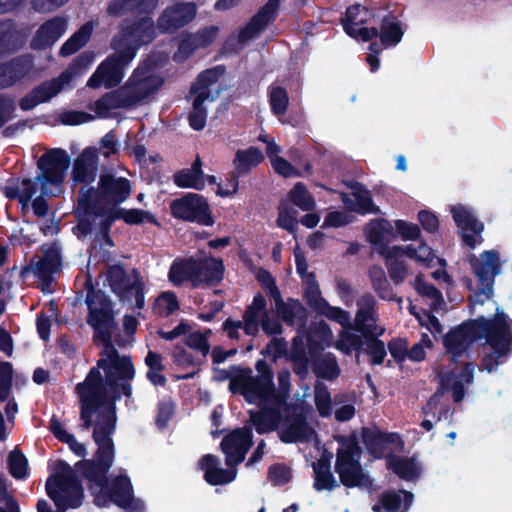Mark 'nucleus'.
Wrapping results in <instances>:
<instances>
[{"label":"nucleus","mask_w":512,"mask_h":512,"mask_svg":"<svg viewBox=\"0 0 512 512\" xmlns=\"http://www.w3.org/2000/svg\"><path fill=\"white\" fill-rule=\"evenodd\" d=\"M105 379L98 368H91L83 382L76 384L75 392L79 398L80 420L83 430L92 426L116 431V403L124 396L132 398V380L135 367L129 366L127 372L107 370Z\"/></svg>","instance_id":"nucleus-1"},{"label":"nucleus","mask_w":512,"mask_h":512,"mask_svg":"<svg viewBox=\"0 0 512 512\" xmlns=\"http://www.w3.org/2000/svg\"><path fill=\"white\" fill-rule=\"evenodd\" d=\"M105 379L98 368H91L83 382L76 384L75 392L79 398L80 420L83 430L92 426L116 431V403L124 396L132 398V380L135 367L129 366L127 372L107 370Z\"/></svg>","instance_id":"nucleus-2"},{"label":"nucleus","mask_w":512,"mask_h":512,"mask_svg":"<svg viewBox=\"0 0 512 512\" xmlns=\"http://www.w3.org/2000/svg\"><path fill=\"white\" fill-rule=\"evenodd\" d=\"M86 289L85 303L88 313L86 322L93 329V340L100 341L103 345L101 358L97 361L99 370H118L127 372L133 362L129 356H121L112 341L113 330L117 328L114 303L101 289H96L90 275L84 282Z\"/></svg>","instance_id":"nucleus-3"},{"label":"nucleus","mask_w":512,"mask_h":512,"mask_svg":"<svg viewBox=\"0 0 512 512\" xmlns=\"http://www.w3.org/2000/svg\"><path fill=\"white\" fill-rule=\"evenodd\" d=\"M132 193L131 182L125 177L104 173L99 177L97 187H82L79 190V211L98 217L105 210L116 209Z\"/></svg>","instance_id":"nucleus-4"},{"label":"nucleus","mask_w":512,"mask_h":512,"mask_svg":"<svg viewBox=\"0 0 512 512\" xmlns=\"http://www.w3.org/2000/svg\"><path fill=\"white\" fill-rule=\"evenodd\" d=\"M93 427L92 438L97 445L93 459H82L76 463V468L89 483L99 488H106L108 472L115 458V446L112 435L115 433L100 427Z\"/></svg>","instance_id":"nucleus-5"},{"label":"nucleus","mask_w":512,"mask_h":512,"mask_svg":"<svg viewBox=\"0 0 512 512\" xmlns=\"http://www.w3.org/2000/svg\"><path fill=\"white\" fill-rule=\"evenodd\" d=\"M335 440L339 447L336 451L334 470L339 476L340 483L346 488L371 485V480L360 462L362 451L357 435H336Z\"/></svg>","instance_id":"nucleus-6"},{"label":"nucleus","mask_w":512,"mask_h":512,"mask_svg":"<svg viewBox=\"0 0 512 512\" xmlns=\"http://www.w3.org/2000/svg\"><path fill=\"white\" fill-rule=\"evenodd\" d=\"M56 474L46 481V493L54 502L57 511L79 508L84 499V490L74 470L64 460H58L55 466Z\"/></svg>","instance_id":"nucleus-7"},{"label":"nucleus","mask_w":512,"mask_h":512,"mask_svg":"<svg viewBox=\"0 0 512 512\" xmlns=\"http://www.w3.org/2000/svg\"><path fill=\"white\" fill-rule=\"evenodd\" d=\"M488 326L483 339L492 348V352L483 355L479 369L491 373L503 364L512 352V319L497 308Z\"/></svg>","instance_id":"nucleus-8"},{"label":"nucleus","mask_w":512,"mask_h":512,"mask_svg":"<svg viewBox=\"0 0 512 512\" xmlns=\"http://www.w3.org/2000/svg\"><path fill=\"white\" fill-rule=\"evenodd\" d=\"M469 262L478 280L479 287L469 295L468 300L472 305H483L494 295L495 277L501 270L499 253L495 250H486L479 257L472 255Z\"/></svg>","instance_id":"nucleus-9"},{"label":"nucleus","mask_w":512,"mask_h":512,"mask_svg":"<svg viewBox=\"0 0 512 512\" xmlns=\"http://www.w3.org/2000/svg\"><path fill=\"white\" fill-rule=\"evenodd\" d=\"M489 323L490 318L479 316L462 322L444 335L443 345L452 361L457 362L474 342L483 339Z\"/></svg>","instance_id":"nucleus-10"},{"label":"nucleus","mask_w":512,"mask_h":512,"mask_svg":"<svg viewBox=\"0 0 512 512\" xmlns=\"http://www.w3.org/2000/svg\"><path fill=\"white\" fill-rule=\"evenodd\" d=\"M157 24L146 15L123 25L119 32L112 38V49L125 50L127 54L135 58L137 51L151 44L157 37Z\"/></svg>","instance_id":"nucleus-11"},{"label":"nucleus","mask_w":512,"mask_h":512,"mask_svg":"<svg viewBox=\"0 0 512 512\" xmlns=\"http://www.w3.org/2000/svg\"><path fill=\"white\" fill-rule=\"evenodd\" d=\"M132 273L133 279L122 264H113L107 268L106 280L111 291L121 303L131 304L134 296L135 307L143 309L145 306V283L136 269H133Z\"/></svg>","instance_id":"nucleus-12"},{"label":"nucleus","mask_w":512,"mask_h":512,"mask_svg":"<svg viewBox=\"0 0 512 512\" xmlns=\"http://www.w3.org/2000/svg\"><path fill=\"white\" fill-rule=\"evenodd\" d=\"M173 218L202 226H213L215 219L206 197L188 192L170 202Z\"/></svg>","instance_id":"nucleus-13"},{"label":"nucleus","mask_w":512,"mask_h":512,"mask_svg":"<svg viewBox=\"0 0 512 512\" xmlns=\"http://www.w3.org/2000/svg\"><path fill=\"white\" fill-rule=\"evenodd\" d=\"M95 56L91 51L80 53L61 74L52 80L44 81L32 89L38 102L45 103L62 91L75 77L84 74L93 63Z\"/></svg>","instance_id":"nucleus-14"},{"label":"nucleus","mask_w":512,"mask_h":512,"mask_svg":"<svg viewBox=\"0 0 512 512\" xmlns=\"http://www.w3.org/2000/svg\"><path fill=\"white\" fill-rule=\"evenodd\" d=\"M115 53L108 56L97 67L95 72L87 81V86L92 89L100 88L104 85L106 88H114L118 86L123 77L124 69L134 59L125 50L114 49Z\"/></svg>","instance_id":"nucleus-15"},{"label":"nucleus","mask_w":512,"mask_h":512,"mask_svg":"<svg viewBox=\"0 0 512 512\" xmlns=\"http://www.w3.org/2000/svg\"><path fill=\"white\" fill-rule=\"evenodd\" d=\"M70 163L71 159L66 150L50 149L43 153L37 161V167L41 173L36 180L41 183L42 188L46 184L59 185L64 181Z\"/></svg>","instance_id":"nucleus-16"},{"label":"nucleus","mask_w":512,"mask_h":512,"mask_svg":"<svg viewBox=\"0 0 512 512\" xmlns=\"http://www.w3.org/2000/svg\"><path fill=\"white\" fill-rule=\"evenodd\" d=\"M279 438L283 443L292 444L309 440L315 430L308 424L303 409L296 404H287L284 409Z\"/></svg>","instance_id":"nucleus-17"},{"label":"nucleus","mask_w":512,"mask_h":512,"mask_svg":"<svg viewBox=\"0 0 512 512\" xmlns=\"http://www.w3.org/2000/svg\"><path fill=\"white\" fill-rule=\"evenodd\" d=\"M163 85V79L152 73V65L146 62L139 65L124 86L134 106L141 103Z\"/></svg>","instance_id":"nucleus-18"},{"label":"nucleus","mask_w":512,"mask_h":512,"mask_svg":"<svg viewBox=\"0 0 512 512\" xmlns=\"http://www.w3.org/2000/svg\"><path fill=\"white\" fill-rule=\"evenodd\" d=\"M197 13L193 2H176L167 6L157 18V28L161 34H174L191 23Z\"/></svg>","instance_id":"nucleus-19"},{"label":"nucleus","mask_w":512,"mask_h":512,"mask_svg":"<svg viewBox=\"0 0 512 512\" xmlns=\"http://www.w3.org/2000/svg\"><path fill=\"white\" fill-rule=\"evenodd\" d=\"M280 0H268L238 32L237 40L243 44L257 37L278 17Z\"/></svg>","instance_id":"nucleus-20"},{"label":"nucleus","mask_w":512,"mask_h":512,"mask_svg":"<svg viewBox=\"0 0 512 512\" xmlns=\"http://www.w3.org/2000/svg\"><path fill=\"white\" fill-rule=\"evenodd\" d=\"M308 349L311 355L310 367L314 375L318 379L335 381L341 374L336 356L331 352L321 353L322 346L311 337H308Z\"/></svg>","instance_id":"nucleus-21"},{"label":"nucleus","mask_w":512,"mask_h":512,"mask_svg":"<svg viewBox=\"0 0 512 512\" xmlns=\"http://www.w3.org/2000/svg\"><path fill=\"white\" fill-rule=\"evenodd\" d=\"M451 214L455 224L461 230V238L464 245L474 249L478 242L481 243L483 241L481 233L484 231V223L479 221L463 205L453 206Z\"/></svg>","instance_id":"nucleus-22"},{"label":"nucleus","mask_w":512,"mask_h":512,"mask_svg":"<svg viewBox=\"0 0 512 512\" xmlns=\"http://www.w3.org/2000/svg\"><path fill=\"white\" fill-rule=\"evenodd\" d=\"M230 369L234 372L247 373L248 382L245 388L247 389L248 398L251 399V403L259 400L260 404L263 406L274 405V396H276L274 378L258 375L252 376L250 368L242 369L236 365H232Z\"/></svg>","instance_id":"nucleus-23"},{"label":"nucleus","mask_w":512,"mask_h":512,"mask_svg":"<svg viewBox=\"0 0 512 512\" xmlns=\"http://www.w3.org/2000/svg\"><path fill=\"white\" fill-rule=\"evenodd\" d=\"M361 437L367 452L375 459L383 458L390 446L403 445V441L398 433L383 432L377 427H363Z\"/></svg>","instance_id":"nucleus-24"},{"label":"nucleus","mask_w":512,"mask_h":512,"mask_svg":"<svg viewBox=\"0 0 512 512\" xmlns=\"http://www.w3.org/2000/svg\"><path fill=\"white\" fill-rule=\"evenodd\" d=\"M62 259L57 250L51 249L44 253L42 258L32 260L30 266L22 269V275L32 270L39 279L43 292H52L53 274L59 270Z\"/></svg>","instance_id":"nucleus-25"},{"label":"nucleus","mask_w":512,"mask_h":512,"mask_svg":"<svg viewBox=\"0 0 512 512\" xmlns=\"http://www.w3.org/2000/svg\"><path fill=\"white\" fill-rule=\"evenodd\" d=\"M99 165V151L97 147L89 146L74 159L71 179L75 183L89 185L97 177Z\"/></svg>","instance_id":"nucleus-26"},{"label":"nucleus","mask_w":512,"mask_h":512,"mask_svg":"<svg viewBox=\"0 0 512 512\" xmlns=\"http://www.w3.org/2000/svg\"><path fill=\"white\" fill-rule=\"evenodd\" d=\"M33 66V57L29 54L20 55L0 63V89L15 85L30 74Z\"/></svg>","instance_id":"nucleus-27"},{"label":"nucleus","mask_w":512,"mask_h":512,"mask_svg":"<svg viewBox=\"0 0 512 512\" xmlns=\"http://www.w3.org/2000/svg\"><path fill=\"white\" fill-rule=\"evenodd\" d=\"M199 272L197 273V281L194 288L198 287H215L224 279L225 266L221 258L213 256H205L198 258Z\"/></svg>","instance_id":"nucleus-28"},{"label":"nucleus","mask_w":512,"mask_h":512,"mask_svg":"<svg viewBox=\"0 0 512 512\" xmlns=\"http://www.w3.org/2000/svg\"><path fill=\"white\" fill-rule=\"evenodd\" d=\"M414 500L412 492L400 489L383 491L378 502L373 505V512H408Z\"/></svg>","instance_id":"nucleus-29"},{"label":"nucleus","mask_w":512,"mask_h":512,"mask_svg":"<svg viewBox=\"0 0 512 512\" xmlns=\"http://www.w3.org/2000/svg\"><path fill=\"white\" fill-rule=\"evenodd\" d=\"M199 466L204 471V480L211 486L228 484L237 476L236 468H220L219 460L213 454L204 455L199 461Z\"/></svg>","instance_id":"nucleus-30"},{"label":"nucleus","mask_w":512,"mask_h":512,"mask_svg":"<svg viewBox=\"0 0 512 512\" xmlns=\"http://www.w3.org/2000/svg\"><path fill=\"white\" fill-rule=\"evenodd\" d=\"M158 0H112L107 6L110 17H121L130 12L150 15L156 8Z\"/></svg>","instance_id":"nucleus-31"},{"label":"nucleus","mask_w":512,"mask_h":512,"mask_svg":"<svg viewBox=\"0 0 512 512\" xmlns=\"http://www.w3.org/2000/svg\"><path fill=\"white\" fill-rule=\"evenodd\" d=\"M131 107H134V104L128 94V89L124 85L105 93L95 102V112L103 117H106L112 109Z\"/></svg>","instance_id":"nucleus-32"},{"label":"nucleus","mask_w":512,"mask_h":512,"mask_svg":"<svg viewBox=\"0 0 512 512\" xmlns=\"http://www.w3.org/2000/svg\"><path fill=\"white\" fill-rule=\"evenodd\" d=\"M199 264L197 259L189 257L173 261L168 272L169 281L175 286H181L184 282L190 281L194 288L197 281Z\"/></svg>","instance_id":"nucleus-33"},{"label":"nucleus","mask_w":512,"mask_h":512,"mask_svg":"<svg viewBox=\"0 0 512 512\" xmlns=\"http://www.w3.org/2000/svg\"><path fill=\"white\" fill-rule=\"evenodd\" d=\"M23 45V37L12 19L0 21V59L12 54Z\"/></svg>","instance_id":"nucleus-34"},{"label":"nucleus","mask_w":512,"mask_h":512,"mask_svg":"<svg viewBox=\"0 0 512 512\" xmlns=\"http://www.w3.org/2000/svg\"><path fill=\"white\" fill-rule=\"evenodd\" d=\"M19 183V178L9 180L3 189V194L9 200H18L24 209L36 194L37 184L30 178H24L21 181V186L23 187L21 189Z\"/></svg>","instance_id":"nucleus-35"},{"label":"nucleus","mask_w":512,"mask_h":512,"mask_svg":"<svg viewBox=\"0 0 512 512\" xmlns=\"http://www.w3.org/2000/svg\"><path fill=\"white\" fill-rule=\"evenodd\" d=\"M331 455H322L321 458L312 464L314 473L313 488L318 491H332L339 487L334 475L332 474L331 467Z\"/></svg>","instance_id":"nucleus-36"},{"label":"nucleus","mask_w":512,"mask_h":512,"mask_svg":"<svg viewBox=\"0 0 512 512\" xmlns=\"http://www.w3.org/2000/svg\"><path fill=\"white\" fill-rule=\"evenodd\" d=\"M67 20L63 17H53L44 22L36 32L34 40L42 47L53 45L66 31Z\"/></svg>","instance_id":"nucleus-37"},{"label":"nucleus","mask_w":512,"mask_h":512,"mask_svg":"<svg viewBox=\"0 0 512 512\" xmlns=\"http://www.w3.org/2000/svg\"><path fill=\"white\" fill-rule=\"evenodd\" d=\"M359 309L356 313L354 329L362 336L369 333L372 323H376L375 305L376 301L372 294L366 293L359 300Z\"/></svg>","instance_id":"nucleus-38"},{"label":"nucleus","mask_w":512,"mask_h":512,"mask_svg":"<svg viewBox=\"0 0 512 512\" xmlns=\"http://www.w3.org/2000/svg\"><path fill=\"white\" fill-rule=\"evenodd\" d=\"M288 360L292 363L294 373L305 378L309 373L311 358L308 357L304 339L300 335L292 338L291 350H288Z\"/></svg>","instance_id":"nucleus-39"},{"label":"nucleus","mask_w":512,"mask_h":512,"mask_svg":"<svg viewBox=\"0 0 512 512\" xmlns=\"http://www.w3.org/2000/svg\"><path fill=\"white\" fill-rule=\"evenodd\" d=\"M280 406L266 405L259 412L251 414V421L258 434H265L277 428L282 420Z\"/></svg>","instance_id":"nucleus-40"},{"label":"nucleus","mask_w":512,"mask_h":512,"mask_svg":"<svg viewBox=\"0 0 512 512\" xmlns=\"http://www.w3.org/2000/svg\"><path fill=\"white\" fill-rule=\"evenodd\" d=\"M404 30L399 19L392 13L385 15L380 22V42L384 48L395 47L403 38Z\"/></svg>","instance_id":"nucleus-41"},{"label":"nucleus","mask_w":512,"mask_h":512,"mask_svg":"<svg viewBox=\"0 0 512 512\" xmlns=\"http://www.w3.org/2000/svg\"><path fill=\"white\" fill-rule=\"evenodd\" d=\"M368 276L376 295L385 301L401 302L393 291V288L387 280L384 269L381 266L373 265L368 270Z\"/></svg>","instance_id":"nucleus-42"},{"label":"nucleus","mask_w":512,"mask_h":512,"mask_svg":"<svg viewBox=\"0 0 512 512\" xmlns=\"http://www.w3.org/2000/svg\"><path fill=\"white\" fill-rule=\"evenodd\" d=\"M108 497L110 502L116 506L125 505L129 497L134 494V489L128 475L120 474L113 478L111 482L108 481Z\"/></svg>","instance_id":"nucleus-43"},{"label":"nucleus","mask_w":512,"mask_h":512,"mask_svg":"<svg viewBox=\"0 0 512 512\" xmlns=\"http://www.w3.org/2000/svg\"><path fill=\"white\" fill-rule=\"evenodd\" d=\"M253 446V433L250 427L236 428L225 435L220 443L221 448L249 451Z\"/></svg>","instance_id":"nucleus-44"},{"label":"nucleus","mask_w":512,"mask_h":512,"mask_svg":"<svg viewBox=\"0 0 512 512\" xmlns=\"http://www.w3.org/2000/svg\"><path fill=\"white\" fill-rule=\"evenodd\" d=\"M276 311L278 316L289 326H294L296 323L304 326L307 322V309L298 299L288 298L287 302Z\"/></svg>","instance_id":"nucleus-45"},{"label":"nucleus","mask_w":512,"mask_h":512,"mask_svg":"<svg viewBox=\"0 0 512 512\" xmlns=\"http://www.w3.org/2000/svg\"><path fill=\"white\" fill-rule=\"evenodd\" d=\"M388 468L399 478L411 481L420 476L421 469L417 466L414 458L400 457L390 455L388 458Z\"/></svg>","instance_id":"nucleus-46"},{"label":"nucleus","mask_w":512,"mask_h":512,"mask_svg":"<svg viewBox=\"0 0 512 512\" xmlns=\"http://www.w3.org/2000/svg\"><path fill=\"white\" fill-rule=\"evenodd\" d=\"M50 432L60 442L69 446L70 450L78 457L84 458L87 450L84 444L78 442L73 434L66 431L62 423L53 416L49 423Z\"/></svg>","instance_id":"nucleus-47"},{"label":"nucleus","mask_w":512,"mask_h":512,"mask_svg":"<svg viewBox=\"0 0 512 512\" xmlns=\"http://www.w3.org/2000/svg\"><path fill=\"white\" fill-rule=\"evenodd\" d=\"M264 160V155L257 147L251 146L245 150H238L234 158L235 169L240 174H248L253 168Z\"/></svg>","instance_id":"nucleus-48"},{"label":"nucleus","mask_w":512,"mask_h":512,"mask_svg":"<svg viewBox=\"0 0 512 512\" xmlns=\"http://www.w3.org/2000/svg\"><path fill=\"white\" fill-rule=\"evenodd\" d=\"M93 27L90 22L83 24L60 48L59 54L63 57L73 55L84 47L90 40Z\"/></svg>","instance_id":"nucleus-49"},{"label":"nucleus","mask_w":512,"mask_h":512,"mask_svg":"<svg viewBox=\"0 0 512 512\" xmlns=\"http://www.w3.org/2000/svg\"><path fill=\"white\" fill-rule=\"evenodd\" d=\"M93 27L90 22L83 24L60 48L59 54L63 57L73 55L84 47L90 40Z\"/></svg>","instance_id":"nucleus-50"},{"label":"nucleus","mask_w":512,"mask_h":512,"mask_svg":"<svg viewBox=\"0 0 512 512\" xmlns=\"http://www.w3.org/2000/svg\"><path fill=\"white\" fill-rule=\"evenodd\" d=\"M93 27L90 22L83 24L60 48L59 54L63 57L73 55L84 47L90 40Z\"/></svg>","instance_id":"nucleus-51"},{"label":"nucleus","mask_w":512,"mask_h":512,"mask_svg":"<svg viewBox=\"0 0 512 512\" xmlns=\"http://www.w3.org/2000/svg\"><path fill=\"white\" fill-rule=\"evenodd\" d=\"M93 27L90 22L83 24L60 48L59 54L63 57L73 55L84 47L90 40Z\"/></svg>","instance_id":"nucleus-52"},{"label":"nucleus","mask_w":512,"mask_h":512,"mask_svg":"<svg viewBox=\"0 0 512 512\" xmlns=\"http://www.w3.org/2000/svg\"><path fill=\"white\" fill-rule=\"evenodd\" d=\"M365 232L367 240L372 245L380 246L379 250L383 248V245H386L384 243L385 235L395 236L393 232V225L390 221L384 218L371 220L367 225Z\"/></svg>","instance_id":"nucleus-53"},{"label":"nucleus","mask_w":512,"mask_h":512,"mask_svg":"<svg viewBox=\"0 0 512 512\" xmlns=\"http://www.w3.org/2000/svg\"><path fill=\"white\" fill-rule=\"evenodd\" d=\"M368 14L369 10L366 7H362L360 4L347 7L344 16L340 20L344 32L348 36H353L355 32L354 26L364 25L367 22Z\"/></svg>","instance_id":"nucleus-54"},{"label":"nucleus","mask_w":512,"mask_h":512,"mask_svg":"<svg viewBox=\"0 0 512 512\" xmlns=\"http://www.w3.org/2000/svg\"><path fill=\"white\" fill-rule=\"evenodd\" d=\"M206 100V93H198L193 99L192 110L188 114V123L194 131H201L206 126L208 114L204 105Z\"/></svg>","instance_id":"nucleus-55"},{"label":"nucleus","mask_w":512,"mask_h":512,"mask_svg":"<svg viewBox=\"0 0 512 512\" xmlns=\"http://www.w3.org/2000/svg\"><path fill=\"white\" fill-rule=\"evenodd\" d=\"M112 211L117 220H123L126 224L129 225H139L144 222L157 223V220L153 214L142 209H125L117 207L116 209H112Z\"/></svg>","instance_id":"nucleus-56"},{"label":"nucleus","mask_w":512,"mask_h":512,"mask_svg":"<svg viewBox=\"0 0 512 512\" xmlns=\"http://www.w3.org/2000/svg\"><path fill=\"white\" fill-rule=\"evenodd\" d=\"M353 196L356 200L357 209L356 211L359 214H380L381 210L378 206H376L373 202L372 195L370 191L365 188L361 183L356 182L353 186Z\"/></svg>","instance_id":"nucleus-57"},{"label":"nucleus","mask_w":512,"mask_h":512,"mask_svg":"<svg viewBox=\"0 0 512 512\" xmlns=\"http://www.w3.org/2000/svg\"><path fill=\"white\" fill-rule=\"evenodd\" d=\"M363 352L369 356L370 364L381 365L387 356V349L385 343L381 339H377L375 335H369L364 338Z\"/></svg>","instance_id":"nucleus-58"},{"label":"nucleus","mask_w":512,"mask_h":512,"mask_svg":"<svg viewBox=\"0 0 512 512\" xmlns=\"http://www.w3.org/2000/svg\"><path fill=\"white\" fill-rule=\"evenodd\" d=\"M268 101L271 112L274 115L281 116L287 112L289 95L284 87L270 85L268 88Z\"/></svg>","instance_id":"nucleus-59"},{"label":"nucleus","mask_w":512,"mask_h":512,"mask_svg":"<svg viewBox=\"0 0 512 512\" xmlns=\"http://www.w3.org/2000/svg\"><path fill=\"white\" fill-rule=\"evenodd\" d=\"M415 289L421 296L431 300L430 309L437 312L444 304L442 292L432 284L425 282L421 276H417Z\"/></svg>","instance_id":"nucleus-60"},{"label":"nucleus","mask_w":512,"mask_h":512,"mask_svg":"<svg viewBox=\"0 0 512 512\" xmlns=\"http://www.w3.org/2000/svg\"><path fill=\"white\" fill-rule=\"evenodd\" d=\"M289 200L302 211H311L315 207V200L306 186L298 182L289 192Z\"/></svg>","instance_id":"nucleus-61"},{"label":"nucleus","mask_w":512,"mask_h":512,"mask_svg":"<svg viewBox=\"0 0 512 512\" xmlns=\"http://www.w3.org/2000/svg\"><path fill=\"white\" fill-rule=\"evenodd\" d=\"M8 470L15 479H24L28 475V460L23 452L15 448L8 455Z\"/></svg>","instance_id":"nucleus-62"},{"label":"nucleus","mask_w":512,"mask_h":512,"mask_svg":"<svg viewBox=\"0 0 512 512\" xmlns=\"http://www.w3.org/2000/svg\"><path fill=\"white\" fill-rule=\"evenodd\" d=\"M179 301L172 291L162 292L155 300L154 310L161 317H168L179 309Z\"/></svg>","instance_id":"nucleus-63"},{"label":"nucleus","mask_w":512,"mask_h":512,"mask_svg":"<svg viewBox=\"0 0 512 512\" xmlns=\"http://www.w3.org/2000/svg\"><path fill=\"white\" fill-rule=\"evenodd\" d=\"M173 182L179 188H191L201 191L205 188V180L195 175L188 168L181 169L174 173Z\"/></svg>","instance_id":"nucleus-64"}]
</instances>
